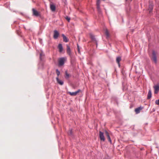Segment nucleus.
Masks as SVG:
<instances>
[{"mask_svg":"<svg viewBox=\"0 0 159 159\" xmlns=\"http://www.w3.org/2000/svg\"><path fill=\"white\" fill-rule=\"evenodd\" d=\"M56 72L57 76H58L60 74V71L57 69L56 70Z\"/></svg>","mask_w":159,"mask_h":159,"instance_id":"24","label":"nucleus"},{"mask_svg":"<svg viewBox=\"0 0 159 159\" xmlns=\"http://www.w3.org/2000/svg\"><path fill=\"white\" fill-rule=\"evenodd\" d=\"M66 19L69 22H70V18L66 16Z\"/></svg>","mask_w":159,"mask_h":159,"instance_id":"26","label":"nucleus"},{"mask_svg":"<svg viewBox=\"0 0 159 159\" xmlns=\"http://www.w3.org/2000/svg\"><path fill=\"white\" fill-rule=\"evenodd\" d=\"M99 133V138L101 140L104 141L105 140V138L104 135L103 133L102 132L100 131Z\"/></svg>","mask_w":159,"mask_h":159,"instance_id":"7","label":"nucleus"},{"mask_svg":"<svg viewBox=\"0 0 159 159\" xmlns=\"http://www.w3.org/2000/svg\"><path fill=\"white\" fill-rule=\"evenodd\" d=\"M103 1H104V0H103ZM100 0H97V11L99 14L100 15H102V12L101 10V9L100 8Z\"/></svg>","mask_w":159,"mask_h":159,"instance_id":"3","label":"nucleus"},{"mask_svg":"<svg viewBox=\"0 0 159 159\" xmlns=\"http://www.w3.org/2000/svg\"><path fill=\"white\" fill-rule=\"evenodd\" d=\"M126 0L127 1V0Z\"/></svg>","mask_w":159,"mask_h":159,"instance_id":"32","label":"nucleus"},{"mask_svg":"<svg viewBox=\"0 0 159 159\" xmlns=\"http://www.w3.org/2000/svg\"><path fill=\"white\" fill-rule=\"evenodd\" d=\"M59 35L58 32L56 30H55L54 31L53 38L54 39H57Z\"/></svg>","mask_w":159,"mask_h":159,"instance_id":"9","label":"nucleus"},{"mask_svg":"<svg viewBox=\"0 0 159 159\" xmlns=\"http://www.w3.org/2000/svg\"><path fill=\"white\" fill-rule=\"evenodd\" d=\"M158 91L154 90V93L157 94L158 92Z\"/></svg>","mask_w":159,"mask_h":159,"instance_id":"28","label":"nucleus"},{"mask_svg":"<svg viewBox=\"0 0 159 159\" xmlns=\"http://www.w3.org/2000/svg\"><path fill=\"white\" fill-rule=\"evenodd\" d=\"M132 0H131V1H132Z\"/></svg>","mask_w":159,"mask_h":159,"instance_id":"31","label":"nucleus"},{"mask_svg":"<svg viewBox=\"0 0 159 159\" xmlns=\"http://www.w3.org/2000/svg\"><path fill=\"white\" fill-rule=\"evenodd\" d=\"M81 91V90L80 89L78 90L77 91L75 92V93L76 95L77 94L79 93Z\"/></svg>","mask_w":159,"mask_h":159,"instance_id":"27","label":"nucleus"},{"mask_svg":"<svg viewBox=\"0 0 159 159\" xmlns=\"http://www.w3.org/2000/svg\"><path fill=\"white\" fill-rule=\"evenodd\" d=\"M151 60L153 61L155 63H156L157 62V53L154 50L152 51V56L151 57Z\"/></svg>","mask_w":159,"mask_h":159,"instance_id":"1","label":"nucleus"},{"mask_svg":"<svg viewBox=\"0 0 159 159\" xmlns=\"http://www.w3.org/2000/svg\"><path fill=\"white\" fill-rule=\"evenodd\" d=\"M67 93L72 96H76L75 92H68Z\"/></svg>","mask_w":159,"mask_h":159,"instance_id":"21","label":"nucleus"},{"mask_svg":"<svg viewBox=\"0 0 159 159\" xmlns=\"http://www.w3.org/2000/svg\"><path fill=\"white\" fill-rule=\"evenodd\" d=\"M155 104L156 105H159V99L156 100L155 102Z\"/></svg>","mask_w":159,"mask_h":159,"instance_id":"25","label":"nucleus"},{"mask_svg":"<svg viewBox=\"0 0 159 159\" xmlns=\"http://www.w3.org/2000/svg\"><path fill=\"white\" fill-rule=\"evenodd\" d=\"M105 134L106 136L107 137L108 141H109L111 143V140L109 136V134L108 132L106 130L105 131Z\"/></svg>","mask_w":159,"mask_h":159,"instance_id":"11","label":"nucleus"},{"mask_svg":"<svg viewBox=\"0 0 159 159\" xmlns=\"http://www.w3.org/2000/svg\"><path fill=\"white\" fill-rule=\"evenodd\" d=\"M67 47V50L66 52L67 54L69 55V56L72 58L73 57V55L71 53V52L70 50V47L68 45H66Z\"/></svg>","mask_w":159,"mask_h":159,"instance_id":"5","label":"nucleus"},{"mask_svg":"<svg viewBox=\"0 0 159 159\" xmlns=\"http://www.w3.org/2000/svg\"><path fill=\"white\" fill-rule=\"evenodd\" d=\"M155 111V109H154V108H153L152 109V111Z\"/></svg>","mask_w":159,"mask_h":159,"instance_id":"30","label":"nucleus"},{"mask_svg":"<svg viewBox=\"0 0 159 159\" xmlns=\"http://www.w3.org/2000/svg\"><path fill=\"white\" fill-rule=\"evenodd\" d=\"M40 64H41L42 66H43V62L44 61L45 55L43 52L40 50Z\"/></svg>","mask_w":159,"mask_h":159,"instance_id":"4","label":"nucleus"},{"mask_svg":"<svg viewBox=\"0 0 159 159\" xmlns=\"http://www.w3.org/2000/svg\"><path fill=\"white\" fill-rule=\"evenodd\" d=\"M78 51L79 52L80 49H79L78 45Z\"/></svg>","mask_w":159,"mask_h":159,"instance_id":"29","label":"nucleus"},{"mask_svg":"<svg viewBox=\"0 0 159 159\" xmlns=\"http://www.w3.org/2000/svg\"><path fill=\"white\" fill-rule=\"evenodd\" d=\"M154 90H158L159 91V85H155L154 87Z\"/></svg>","mask_w":159,"mask_h":159,"instance_id":"22","label":"nucleus"},{"mask_svg":"<svg viewBox=\"0 0 159 159\" xmlns=\"http://www.w3.org/2000/svg\"><path fill=\"white\" fill-rule=\"evenodd\" d=\"M68 134L69 135L71 136L72 135V131L71 129L68 132Z\"/></svg>","mask_w":159,"mask_h":159,"instance_id":"23","label":"nucleus"},{"mask_svg":"<svg viewBox=\"0 0 159 159\" xmlns=\"http://www.w3.org/2000/svg\"><path fill=\"white\" fill-rule=\"evenodd\" d=\"M62 37L63 38V41L65 42H67L68 41V39L65 36V35L62 34Z\"/></svg>","mask_w":159,"mask_h":159,"instance_id":"16","label":"nucleus"},{"mask_svg":"<svg viewBox=\"0 0 159 159\" xmlns=\"http://www.w3.org/2000/svg\"><path fill=\"white\" fill-rule=\"evenodd\" d=\"M50 8L51 10L52 11H54L56 10L55 6L53 4H50Z\"/></svg>","mask_w":159,"mask_h":159,"instance_id":"13","label":"nucleus"},{"mask_svg":"<svg viewBox=\"0 0 159 159\" xmlns=\"http://www.w3.org/2000/svg\"><path fill=\"white\" fill-rule=\"evenodd\" d=\"M105 34L107 38H108L110 37V35L108 31V30H106Z\"/></svg>","mask_w":159,"mask_h":159,"instance_id":"20","label":"nucleus"},{"mask_svg":"<svg viewBox=\"0 0 159 159\" xmlns=\"http://www.w3.org/2000/svg\"><path fill=\"white\" fill-rule=\"evenodd\" d=\"M143 109V107H140L135 109V111L136 114H138L140 113V111Z\"/></svg>","mask_w":159,"mask_h":159,"instance_id":"12","label":"nucleus"},{"mask_svg":"<svg viewBox=\"0 0 159 159\" xmlns=\"http://www.w3.org/2000/svg\"><path fill=\"white\" fill-rule=\"evenodd\" d=\"M90 38H91V39L93 41L94 43H96L97 45V41L96 39L95 38L94 36L92 34H90Z\"/></svg>","mask_w":159,"mask_h":159,"instance_id":"8","label":"nucleus"},{"mask_svg":"<svg viewBox=\"0 0 159 159\" xmlns=\"http://www.w3.org/2000/svg\"><path fill=\"white\" fill-rule=\"evenodd\" d=\"M58 48L59 49V51L60 52H61L63 51V48L62 47V45L60 43L58 45Z\"/></svg>","mask_w":159,"mask_h":159,"instance_id":"18","label":"nucleus"},{"mask_svg":"<svg viewBox=\"0 0 159 159\" xmlns=\"http://www.w3.org/2000/svg\"><path fill=\"white\" fill-rule=\"evenodd\" d=\"M70 75L67 73V71H65V77L66 79L69 78Z\"/></svg>","mask_w":159,"mask_h":159,"instance_id":"19","label":"nucleus"},{"mask_svg":"<svg viewBox=\"0 0 159 159\" xmlns=\"http://www.w3.org/2000/svg\"><path fill=\"white\" fill-rule=\"evenodd\" d=\"M152 97V92L151 89H149L148 91V96L147 99H150Z\"/></svg>","mask_w":159,"mask_h":159,"instance_id":"15","label":"nucleus"},{"mask_svg":"<svg viewBox=\"0 0 159 159\" xmlns=\"http://www.w3.org/2000/svg\"><path fill=\"white\" fill-rule=\"evenodd\" d=\"M32 11L33 15L36 16H39V12L35 9L33 8L32 9Z\"/></svg>","mask_w":159,"mask_h":159,"instance_id":"10","label":"nucleus"},{"mask_svg":"<svg viewBox=\"0 0 159 159\" xmlns=\"http://www.w3.org/2000/svg\"><path fill=\"white\" fill-rule=\"evenodd\" d=\"M66 60V58L65 57H61L59 59L58 66H61L63 65L65 63V62Z\"/></svg>","mask_w":159,"mask_h":159,"instance_id":"2","label":"nucleus"},{"mask_svg":"<svg viewBox=\"0 0 159 159\" xmlns=\"http://www.w3.org/2000/svg\"><path fill=\"white\" fill-rule=\"evenodd\" d=\"M153 4L152 2H149L148 10L149 11V13L150 14L152 12L153 8Z\"/></svg>","mask_w":159,"mask_h":159,"instance_id":"6","label":"nucleus"},{"mask_svg":"<svg viewBox=\"0 0 159 159\" xmlns=\"http://www.w3.org/2000/svg\"><path fill=\"white\" fill-rule=\"evenodd\" d=\"M58 84L61 85H62L63 84V81L59 79L58 77L56 78Z\"/></svg>","mask_w":159,"mask_h":159,"instance_id":"14","label":"nucleus"},{"mask_svg":"<svg viewBox=\"0 0 159 159\" xmlns=\"http://www.w3.org/2000/svg\"><path fill=\"white\" fill-rule=\"evenodd\" d=\"M121 57H118L116 58V62L118 64L119 66H120V62L121 60Z\"/></svg>","mask_w":159,"mask_h":159,"instance_id":"17","label":"nucleus"}]
</instances>
